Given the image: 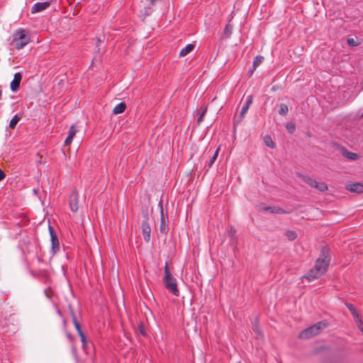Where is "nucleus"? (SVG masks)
<instances>
[{
    "label": "nucleus",
    "instance_id": "5",
    "mask_svg": "<svg viewBox=\"0 0 363 363\" xmlns=\"http://www.w3.org/2000/svg\"><path fill=\"white\" fill-rule=\"evenodd\" d=\"M303 181L311 187L317 189L320 191H325L328 189V186L325 183L317 181L313 178L309 177H304Z\"/></svg>",
    "mask_w": 363,
    "mask_h": 363
},
{
    "label": "nucleus",
    "instance_id": "10",
    "mask_svg": "<svg viewBox=\"0 0 363 363\" xmlns=\"http://www.w3.org/2000/svg\"><path fill=\"white\" fill-rule=\"evenodd\" d=\"M21 78L22 77L21 73L17 72L14 74L13 79L12 80L10 84L11 89L13 91L18 90V89L19 88Z\"/></svg>",
    "mask_w": 363,
    "mask_h": 363
},
{
    "label": "nucleus",
    "instance_id": "14",
    "mask_svg": "<svg viewBox=\"0 0 363 363\" xmlns=\"http://www.w3.org/2000/svg\"><path fill=\"white\" fill-rule=\"evenodd\" d=\"M69 207L73 212L78 211V200L75 194H72L69 198Z\"/></svg>",
    "mask_w": 363,
    "mask_h": 363
},
{
    "label": "nucleus",
    "instance_id": "8",
    "mask_svg": "<svg viewBox=\"0 0 363 363\" xmlns=\"http://www.w3.org/2000/svg\"><path fill=\"white\" fill-rule=\"evenodd\" d=\"M346 189L350 192L361 194L363 193V183L354 182L346 186Z\"/></svg>",
    "mask_w": 363,
    "mask_h": 363
},
{
    "label": "nucleus",
    "instance_id": "19",
    "mask_svg": "<svg viewBox=\"0 0 363 363\" xmlns=\"http://www.w3.org/2000/svg\"><path fill=\"white\" fill-rule=\"evenodd\" d=\"M263 59L264 57L260 55L255 57V58L253 60L252 69L251 70L252 72H253L257 68V67L259 66L262 62Z\"/></svg>",
    "mask_w": 363,
    "mask_h": 363
},
{
    "label": "nucleus",
    "instance_id": "4",
    "mask_svg": "<svg viewBox=\"0 0 363 363\" xmlns=\"http://www.w3.org/2000/svg\"><path fill=\"white\" fill-rule=\"evenodd\" d=\"M326 327V324L323 322H319L305 330L301 331L299 334V337L308 339L318 335L320 330Z\"/></svg>",
    "mask_w": 363,
    "mask_h": 363
},
{
    "label": "nucleus",
    "instance_id": "23",
    "mask_svg": "<svg viewBox=\"0 0 363 363\" xmlns=\"http://www.w3.org/2000/svg\"><path fill=\"white\" fill-rule=\"evenodd\" d=\"M286 236L289 240H294L297 237V234L294 231L289 230L286 232Z\"/></svg>",
    "mask_w": 363,
    "mask_h": 363
},
{
    "label": "nucleus",
    "instance_id": "28",
    "mask_svg": "<svg viewBox=\"0 0 363 363\" xmlns=\"http://www.w3.org/2000/svg\"><path fill=\"white\" fill-rule=\"evenodd\" d=\"M264 211H270L272 213H279L280 209L277 208H272V207H265L263 208Z\"/></svg>",
    "mask_w": 363,
    "mask_h": 363
},
{
    "label": "nucleus",
    "instance_id": "16",
    "mask_svg": "<svg viewBox=\"0 0 363 363\" xmlns=\"http://www.w3.org/2000/svg\"><path fill=\"white\" fill-rule=\"evenodd\" d=\"M194 48V44H188L184 48H182L179 52L180 57H184L191 52Z\"/></svg>",
    "mask_w": 363,
    "mask_h": 363
},
{
    "label": "nucleus",
    "instance_id": "25",
    "mask_svg": "<svg viewBox=\"0 0 363 363\" xmlns=\"http://www.w3.org/2000/svg\"><path fill=\"white\" fill-rule=\"evenodd\" d=\"M286 128L287 130L289 131V133H293L296 129V126H295L294 123H287L286 125Z\"/></svg>",
    "mask_w": 363,
    "mask_h": 363
},
{
    "label": "nucleus",
    "instance_id": "18",
    "mask_svg": "<svg viewBox=\"0 0 363 363\" xmlns=\"http://www.w3.org/2000/svg\"><path fill=\"white\" fill-rule=\"evenodd\" d=\"M125 104L123 102L118 104L113 108V113L114 114H118L123 113L125 110Z\"/></svg>",
    "mask_w": 363,
    "mask_h": 363
},
{
    "label": "nucleus",
    "instance_id": "30",
    "mask_svg": "<svg viewBox=\"0 0 363 363\" xmlns=\"http://www.w3.org/2000/svg\"><path fill=\"white\" fill-rule=\"evenodd\" d=\"M347 306L348 309L350 310V311L351 312L352 314L353 313V312H355L357 311L355 307L353 305H352V304H347Z\"/></svg>",
    "mask_w": 363,
    "mask_h": 363
},
{
    "label": "nucleus",
    "instance_id": "24",
    "mask_svg": "<svg viewBox=\"0 0 363 363\" xmlns=\"http://www.w3.org/2000/svg\"><path fill=\"white\" fill-rule=\"evenodd\" d=\"M289 111L288 106L286 104H281L279 108V113L281 115H286Z\"/></svg>",
    "mask_w": 363,
    "mask_h": 363
},
{
    "label": "nucleus",
    "instance_id": "27",
    "mask_svg": "<svg viewBox=\"0 0 363 363\" xmlns=\"http://www.w3.org/2000/svg\"><path fill=\"white\" fill-rule=\"evenodd\" d=\"M73 323H74V325L78 333V335H79L80 332H82V330L81 329L80 324L78 323V321L77 320V319L75 318H73Z\"/></svg>",
    "mask_w": 363,
    "mask_h": 363
},
{
    "label": "nucleus",
    "instance_id": "6",
    "mask_svg": "<svg viewBox=\"0 0 363 363\" xmlns=\"http://www.w3.org/2000/svg\"><path fill=\"white\" fill-rule=\"evenodd\" d=\"M48 228L51 241V252L55 255L60 250V242L54 228L50 225Z\"/></svg>",
    "mask_w": 363,
    "mask_h": 363
},
{
    "label": "nucleus",
    "instance_id": "32",
    "mask_svg": "<svg viewBox=\"0 0 363 363\" xmlns=\"http://www.w3.org/2000/svg\"><path fill=\"white\" fill-rule=\"evenodd\" d=\"M5 178H6V174L1 169H0V182L4 180Z\"/></svg>",
    "mask_w": 363,
    "mask_h": 363
},
{
    "label": "nucleus",
    "instance_id": "1",
    "mask_svg": "<svg viewBox=\"0 0 363 363\" xmlns=\"http://www.w3.org/2000/svg\"><path fill=\"white\" fill-rule=\"evenodd\" d=\"M330 261V257L329 250L326 248L323 249L321 251L320 257L315 262V267L312 268L303 277L307 279L308 281H312L320 278L326 272Z\"/></svg>",
    "mask_w": 363,
    "mask_h": 363
},
{
    "label": "nucleus",
    "instance_id": "2",
    "mask_svg": "<svg viewBox=\"0 0 363 363\" xmlns=\"http://www.w3.org/2000/svg\"><path fill=\"white\" fill-rule=\"evenodd\" d=\"M12 42L14 47L20 50L29 43L30 37L24 29L19 28L13 33Z\"/></svg>",
    "mask_w": 363,
    "mask_h": 363
},
{
    "label": "nucleus",
    "instance_id": "12",
    "mask_svg": "<svg viewBox=\"0 0 363 363\" xmlns=\"http://www.w3.org/2000/svg\"><path fill=\"white\" fill-rule=\"evenodd\" d=\"M82 343V349L86 353H89L91 347V342H89L83 332L79 335Z\"/></svg>",
    "mask_w": 363,
    "mask_h": 363
},
{
    "label": "nucleus",
    "instance_id": "35",
    "mask_svg": "<svg viewBox=\"0 0 363 363\" xmlns=\"http://www.w3.org/2000/svg\"><path fill=\"white\" fill-rule=\"evenodd\" d=\"M254 330H255L257 334H259V330H258V328H257V327L254 328Z\"/></svg>",
    "mask_w": 363,
    "mask_h": 363
},
{
    "label": "nucleus",
    "instance_id": "7",
    "mask_svg": "<svg viewBox=\"0 0 363 363\" xmlns=\"http://www.w3.org/2000/svg\"><path fill=\"white\" fill-rule=\"evenodd\" d=\"M252 102V96H250L247 97L246 102L242 107L240 115V120L237 121L236 122L234 123V126H235L238 123H240L242 120V118L245 117Z\"/></svg>",
    "mask_w": 363,
    "mask_h": 363
},
{
    "label": "nucleus",
    "instance_id": "31",
    "mask_svg": "<svg viewBox=\"0 0 363 363\" xmlns=\"http://www.w3.org/2000/svg\"><path fill=\"white\" fill-rule=\"evenodd\" d=\"M352 315L354 320H357L361 318L359 313H358L357 311H356L355 312H353V313Z\"/></svg>",
    "mask_w": 363,
    "mask_h": 363
},
{
    "label": "nucleus",
    "instance_id": "20",
    "mask_svg": "<svg viewBox=\"0 0 363 363\" xmlns=\"http://www.w3.org/2000/svg\"><path fill=\"white\" fill-rule=\"evenodd\" d=\"M21 120V117L18 116V115H15L12 118L11 120L10 121V123H9V127L11 129H14L17 125V123H18V121Z\"/></svg>",
    "mask_w": 363,
    "mask_h": 363
},
{
    "label": "nucleus",
    "instance_id": "17",
    "mask_svg": "<svg viewBox=\"0 0 363 363\" xmlns=\"http://www.w3.org/2000/svg\"><path fill=\"white\" fill-rule=\"evenodd\" d=\"M160 205L161 206V225H160V230L161 233H166L167 232L168 228H167V225L165 224V220H164V213H163V210H162L161 202L160 203Z\"/></svg>",
    "mask_w": 363,
    "mask_h": 363
},
{
    "label": "nucleus",
    "instance_id": "21",
    "mask_svg": "<svg viewBox=\"0 0 363 363\" xmlns=\"http://www.w3.org/2000/svg\"><path fill=\"white\" fill-rule=\"evenodd\" d=\"M232 31H233V26L230 24V23H228L225 28H224V30H223V34L224 35H225L227 38L230 37V35H231L232 33Z\"/></svg>",
    "mask_w": 363,
    "mask_h": 363
},
{
    "label": "nucleus",
    "instance_id": "11",
    "mask_svg": "<svg viewBox=\"0 0 363 363\" xmlns=\"http://www.w3.org/2000/svg\"><path fill=\"white\" fill-rule=\"evenodd\" d=\"M142 230L144 240L147 242L150 240L151 228L149 224L146 221H143L142 223Z\"/></svg>",
    "mask_w": 363,
    "mask_h": 363
},
{
    "label": "nucleus",
    "instance_id": "36",
    "mask_svg": "<svg viewBox=\"0 0 363 363\" xmlns=\"http://www.w3.org/2000/svg\"><path fill=\"white\" fill-rule=\"evenodd\" d=\"M67 337H68V338H69V340H72V335H71L70 334H68V335H67Z\"/></svg>",
    "mask_w": 363,
    "mask_h": 363
},
{
    "label": "nucleus",
    "instance_id": "13",
    "mask_svg": "<svg viewBox=\"0 0 363 363\" xmlns=\"http://www.w3.org/2000/svg\"><path fill=\"white\" fill-rule=\"evenodd\" d=\"M77 129L74 125H72L69 128L68 135L67 138L65 140V145H69L73 140V138L76 135Z\"/></svg>",
    "mask_w": 363,
    "mask_h": 363
},
{
    "label": "nucleus",
    "instance_id": "29",
    "mask_svg": "<svg viewBox=\"0 0 363 363\" xmlns=\"http://www.w3.org/2000/svg\"><path fill=\"white\" fill-rule=\"evenodd\" d=\"M347 43H348V45H352V46L358 45V43L353 38H348Z\"/></svg>",
    "mask_w": 363,
    "mask_h": 363
},
{
    "label": "nucleus",
    "instance_id": "26",
    "mask_svg": "<svg viewBox=\"0 0 363 363\" xmlns=\"http://www.w3.org/2000/svg\"><path fill=\"white\" fill-rule=\"evenodd\" d=\"M264 143H265L266 145H267L268 147H272V148L274 147V143H273V141L272 140L270 137H269V136L265 137Z\"/></svg>",
    "mask_w": 363,
    "mask_h": 363
},
{
    "label": "nucleus",
    "instance_id": "22",
    "mask_svg": "<svg viewBox=\"0 0 363 363\" xmlns=\"http://www.w3.org/2000/svg\"><path fill=\"white\" fill-rule=\"evenodd\" d=\"M219 150H220V147H218L216 149V150L214 152L213 155H212V157L208 162V167H211L213 165V164L215 162V161L216 160L218 155Z\"/></svg>",
    "mask_w": 363,
    "mask_h": 363
},
{
    "label": "nucleus",
    "instance_id": "15",
    "mask_svg": "<svg viewBox=\"0 0 363 363\" xmlns=\"http://www.w3.org/2000/svg\"><path fill=\"white\" fill-rule=\"evenodd\" d=\"M342 155L350 160H357L359 158V156L354 152H350L345 149L342 152Z\"/></svg>",
    "mask_w": 363,
    "mask_h": 363
},
{
    "label": "nucleus",
    "instance_id": "3",
    "mask_svg": "<svg viewBox=\"0 0 363 363\" xmlns=\"http://www.w3.org/2000/svg\"><path fill=\"white\" fill-rule=\"evenodd\" d=\"M164 284L168 291L173 295L178 296L179 291L177 287L176 279L172 277L168 270L167 263L164 266Z\"/></svg>",
    "mask_w": 363,
    "mask_h": 363
},
{
    "label": "nucleus",
    "instance_id": "9",
    "mask_svg": "<svg viewBox=\"0 0 363 363\" xmlns=\"http://www.w3.org/2000/svg\"><path fill=\"white\" fill-rule=\"evenodd\" d=\"M50 5V1L37 2L31 8V13H36L45 10Z\"/></svg>",
    "mask_w": 363,
    "mask_h": 363
},
{
    "label": "nucleus",
    "instance_id": "33",
    "mask_svg": "<svg viewBox=\"0 0 363 363\" xmlns=\"http://www.w3.org/2000/svg\"><path fill=\"white\" fill-rule=\"evenodd\" d=\"M235 233V228L233 227H231L230 230L228 233L230 236L233 237Z\"/></svg>",
    "mask_w": 363,
    "mask_h": 363
},
{
    "label": "nucleus",
    "instance_id": "34",
    "mask_svg": "<svg viewBox=\"0 0 363 363\" xmlns=\"http://www.w3.org/2000/svg\"><path fill=\"white\" fill-rule=\"evenodd\" d=\"M205 112H206V110H204V111L202 112V113L201 114L200 117H199V119H198V122H200V121L201 120V118H202V117H203V116L204 115Z\"/></svg>",
    "mask_w": 363,
    "mask_h": 363
}]
</instances>
